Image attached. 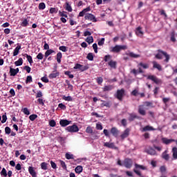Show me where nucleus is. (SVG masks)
<instances>
[{
    "instance_id": "f257e3e1",
    "label": "nucleus",
    "mask_w": 177,
    "mask_h": 177,
    "mask_svg": "<svg viewBox=\"0 0 177 177\" xmlns=\"http://www.w3.org/2000/svg\"><path fill=\"white\" fill-rule=\"evenodd\" d=\"M162 56H165V62L168 63V62H169V59H171L169 55H168L167 52L162 51V50H158V53L156 55V58L161 60V59H162Z\"/></svg>"
},
{
    "instance_id": "f03ea898",
    "label": "nucleus",
    "mask_w": 177,
    "mask_h": 177,
    "mask_svg": "<svg viewBox=\"0 0 177 177\" xmlns=\"http://www.w3.org/2000/svg\"><path fill=\"white\" fill-rule=\"evenodd\" d=\"M127 49H128V46L127 45H116L112 48V52L119 53V52H121V50H127Z\"/></svg>"
},
{
    "instance_id": "7ed1b4c3",
    "label": "nucleus",
    "mask_w": 177,
    "mask_h": 177,
    "mask_svg": "<svg viewBox=\"0 0 177 177\" xmlns=\"http://www.w3.org/2000/svg\"><path fill=\"white\" fill-rule=\"evenodd\" d=\"M135 167H136V168L133 169V171L135 172V174H136V175H138L140 177H145L142 175V174L140 173V171H139V169L145 170V169H146V167H145V166H143V165H140L138 164H136Z\"/></svg>"
},
{
    "instance_id": "20e7f679",
    "label": "nucleus",
    "mask_w": 177,
    "mask_h": 177,
    "mask_svg": "<svg viewBox=\"0 0 177 177\" xmlns=\"http://www.w3.org/2000/svg\"><path fill=\"white\" fill-rule=\"evenodd\" d=\"M124 96H125V90H124V88L118 90L116 94L115 95L116 99H118L120 102H122Z\"/></svg>"
},
{
    "instance_id": "39448f33",
    "label": "nucleus",
    "mask_w": 177,
    "mask_h": 177,
    "mask_svg": "<svg viewBox=\"0 0 177 177\" xmlns=\"http://www.w3.org/2000/svg\"><path fill=\"white\" fill-rule=\"evenodd\" d=\"M66 131L73 133L74 132H78V131H80V129L78 128V126H77V124H73L72 126L67 127L66 128Z\"/></svg>"
},
{
    "instance_id": "423d86ee",
    "label": "nucleus",
    "mask_w": 177,
    "mask_h": 177,
    "mask_svg": "<svg viewBox=\"0 0 177 177\" xmlns=\"http://www.w3.org/2000/svg\"><path fill=\"white\" fill-rule=\"evenodd\" d=\"M133 165V161L131 159L126 158L123 162V165L125 168H132V165Z\"/></svg>"
},
{
    "instance_id": "0eeeda50",
    "label": "nucleus",
    "mask_w": 177,
    "mask_h": 177,
    "mask_svg": "<svg viewBox=\"0 0 177 177\" xmlns=\"http://www.w3.org/2000/svg\"><path fill=\"white\" fill-rule=\"evenodd\" d=\"M85 20H91V21H93V23H96L97 21V19H96V17L95 15L91 13H87L84 16Z\"/></svg>"
},
{
    "instance_id": "6e6552de",
    "label": "nucleus",
    "mask_w": 177,
    "mask_h": 177,
    "mask_svg": "<svg viewBox=\"0 0 177 177\" xmlns=\"http://www.w3.org/2000/svg\"><path fill=\"white\" fill-rule=\"evenodd\" d=\"M147 80H151V81H153L155 84H157L162 83L161 80L158 79L157 77L152 75H148Z\"/></svg>"
},
{
    "instance_id": "1a4fd4ad",
    "label": "nucleus",
    "mask_w": 177,
    "mask_h": 177,
    "mask_svg": "<svg viewBox=\"0 0 177 177\" xmlns=\"http://www.w3.org/2000/svg\"><path fill=\"white\" fill-rule=\"evenodd\" d=\"M161 142L163 145H171V143H174L175 142V139H168L167 138H162Z\"/></svg>"
},
{
    "instance_id": "9d476101",
    "label": "nucleus",
    "mask_w": 177,
    "mask_h": 177,
    "mask_svg": "<svg viewBox=\"0 0 177 177\" xmlns=\"http://www.w3.org/2000/svg\"><path fill=\"white\" fill-rule=\"evenodd\" d=\"M131 132V130L129 129H126L124 132L122 133L120 135V138L122 140H124V139L128 138L129 136V133Z\"/></svg>"
},
{
    "instance_id": "9b49d317",
    "label": "nucleus",
    "mask_w": 177,
    "mask_h": 177,
    "mask_svg": "<svg viewBox=\"0 0 177 177\" xmlns=\"http://www.w3.org/2000/svg\"><path fill=\"white\" fill-rule=\"evenodd\" d=\"M70 124H71V121H68V120L63 119L59 121V125L63 127H67V125H70Z\"/></svg>"
},
{
    "instance_id": "f8f14e48",
    "label": "nucleus",
    "mask_w": 177,
    "mask_h": 177,
    "mask_svg": "<svg viewBox=\"0 0 177 177\" xmlns=\"http://www.w3.org/2000/svg\"><path fill=\"white\" fill-rule=\"evenodd\" d=\"M138 113L140 115H146V110L145 109V105H140L138 106Z\"/></svg>"
},
{
    "instance_id": "ddd939ff",
    "label": "nucleus",
    "mask_w": 177,
    "mask_h": 177,
    "mask_svg": "<svg viewBox=\"0 0 177 177\" xmlns=\"http://www.w3.org/2000/svg\"><path fill=\"white\" fill-rule=\"evenodd\" d=\"M89 11H91V8L87 7L86 8L83 9L82 11H81L79 13L78 17H84V16H85V13H86V12H89Z\"/></svg>"
},
{
    "instance_id": "4468645a",
    "label": "nucleus",
    "mask_w": 177,
    "mask_h": 177,
    "mask_svg": "<svg viewBox=\"0 0 177 177\" xmlns=\"http://www.w3.org/2000/svg\"><path fill=\"white\" fill-rule=\"evenodd\" d=\"M28 172L31 175L32 177H37V172L34 169L33 167L30 166L28 167Z\"/></svg>"
},
{
    "instance_id": "2eb2a0df",
    "label": "nucleus",
    "mask_w": 177,
    "mask_h": 177,
    "mask_svg": "<svg viewBox=\"0 0 177 177\" xmlns=\"http://www.w3.org/2000/svg\"><path fill=\"white\" fill-rule=\"evenodd\" d=\"M136 35L138 37H143V30H142V27L139 26L136 29Z\"/></svg>"
},
{
    "instance_id": "dca6fc26",
    "label": "nucleus",
    "mask_w": 177,
    "mask_h": 177,
    "mask_svg": "<svg viewBox=\"0 0 177 177\" xmlns=\"http://www.w3.org/2000/svg\"><path fill=\"white\" fill-rule=\"evenodd\" d=\"M127 56H129V57H133V59H138L140 57V55L135 54L133 52L126 53Z\"/></svg>"
},
{
    "instance_id": "f3484780",
    "label": "nucleus",
    "mask_w": 177,
    "mask_h": 177,
    "mask_svg": "<svg viewBox=\"0 0 177 177\" xmlns=\"http://www.w3.org/2000/svg\"><path fill=\"white\" fill-rule=\"evenodd\" d=\"M111 133L113 136H115V138H117L120 135V131H118V129H117L115 127H113L111 129Z\"/></svg>"
},
{
    "instance_id": "a211bd4d",
    "label": "nucleus",
    "mask_w": 177,
    "mask_h": 177,
    "mask_svg": "<svg viewBox=\"0 0 177 177\" xmlns=\"http://www.w3.org/2000/svg\"><path fill=\"white\" fill-rule=\"evenodd\" d=\"M59 73L57 71H53L52 73H50L48 75V78H50V80H53V78H56L57 77H59Z\"/></svg>"
},
{
    "instance_id": "6ab92c4d",
    "label": "nucleus",
    "mask_w": 177,
    "mask_h": 177,
    "mask_svg": "<svg viewBox=\"0 0 177 177\" xmlns=\"http://www.w3.org/2000/svg\"><path fill=\"white\" fill-rule=\"evenodd\" d=\"M153 68H157L159 71H161L162 70V68L161 67V65H160L157 62L153 61L152 62Z\"/></svg>"
},
{
    "instance_id": "aec40b11",
    "label": "nucleus",
    "mask_w": 177,
    "mask_h": 177,
    "mask_svg": "<svg viewBox=\"0 0 177 177\" xmlns=\"http://www.w3.org/2000/svg\"><path fill=\"white\" fill-rule=\"evenodd\" d=\"M162 158H163V160H165L166 161H168V160H169V155L168 154V151L166 150L162 153Z\"/></svg>"
},
{
    "instance_id": "412c9836",
    "label": "nucleus",
    "mask_w": 177,
    "mask_h": 177,
    "mask_svg": "<svg viewBox=\"0 0 177 177\" xmlns=\"http://www.w3.org/2000/svg\"><path fill=\"white\" fill-rule=\"evenodd\" d=\"M20 49H21V46L18 45L14 50L13 56H17L20 52Z\"/></svg>"
},
{
    "instance_id": "4be33fe9",
    "label": "nucleus",
    "mask_w": 177,
    "mask_h": 177,
    "mask_svg": "<svg viewBox=\"0 0 177 177\" xmlns=\"http://www.w3.org/2000/svg\"><path fill=\"white\" fill-rule=\"evenodd\" d=\"M147 131H156V129L153 128L151 126H146L142 129V132H146Z\"/></svg>"
},
{
    "instance_id": "5701e85b",
    "label": "nucleus",
    "mask_w": 177,
    "mask_h": 177,
    "mask_svg": "<svg viewBox=\"0 0 177 177\" xmlns=\"http://www.w3.org/2000/svg\"><path fill=\"white\" fill-rule=\"evenodd\" d=\"M104 60V62H108L109 66L111 67V56L110 55H106Z\"/></svg>"
},
{
    "instance_id": "b1692460",
    "label": "nucleus",
    "mask_w": 177,
    "mask_h": 177,
    "mask_svg": "<svg viewBox=\"0 0 177 177\" xmlns=\"http://www.w3.org/2000/svg\"><path fill=\"white\" fill-rule=\"evenodd\" d=\"M24 56L25 57H26L28 62L30 63V66L31 64H32V63H34V62L32 61V57H31V55H29L28 54H24Z\"/></svg>"
},
{
    "instance_id": "393cba45",
    "label": "nucleus",
    "mask_w": 177,
    "mask_h": 177,
    "mask_svg": "<svg viewBox=\"0 0 177 177\" xmlns=\"http://www.w3.org/2000/svg\"><path fill=\"white\" fill-rule=\"evenodd\" d=\"M172 153H173V158L174 160H177V147H174L172 148Z\"/></svg>"
},
{
    "instance_id": "a878e982",
    "label": "nucleus",
    "mask_w": 177,
    "mask_h": 177,
    "mask_svg": "<svg viewBox=\"0 0 177 177\" xmlns=\"http://www.w3.org/2000/svg\"><path fill=\"white\" fill-rule=\"evenodd\" d=\"M147 153H148V154H150V156H156L157 155V152L156 151V150H154V149H148Z\"/></svg>"
},
{
    "instance_id": "bb28decb",
    "label": "nucleus",
    "mask_w": 177,
    "mask_h": 177,
    "mask_svg": "<svg viewBox=\"0 0 177 177\" xmlns=\"http://www.w3.org/2000/svg\"><path fill=\"white\" fill-rule=\"evenodd\" d=\"M52 53H55V50H52V49H48L46 51L45 53V57L46 59V57H48V56H50V55H52Z\"/></svg>"
},
{
    "instance_id": "cd10ccee",
    "label": "nucleus",
    "mask_w": 177,
    "mask_h": 177,
    "mask_svg": "<svg viewBox=\"0 0 177 177\" xmlns=\"http://www.w3.org/2000/svg\"><path fill=\"white\" fill-rule=\"evenodd\" d=\"M85 41L88 43V45H91V44H93V37H88Z\"/></svg>"
},
{
    "instance_id": "c85d7f7f",
    "label": "nucleus",
    "mask_w": 177,
    "mask_h": 177,
    "mask_svg": "<svg viewBox=\"0 0 177 177\" xmlns=\"http://www.w3.org/2000/svg\"><path fill=\"white\" fill-rule=\"evenodd\" d=\"M62 57H63V55H62L61 52H59L57 54V63H62Z\"/></svg>"
},
{
    "instance_id": "c756f323",
    "label": "nucleus",
    "mask_w": 177,
    "mask_h": 177,
    "mask_svg": "<svg viewBox=\"0 0 177 177\" xmlns=\"http://www.w3.org/2000/svg\"><path fill=\"white\" fill-rule=\"evenodd\" d=\"M10 74L11 77H15L17 75V73H16V70L12 67H10Z\"/></svg>"
},
{
    "instance_id": "7c9ffc66",
    "label": "nucleus",
    "mask_w": 177,
    "mask_h": 177,
    "mask_svg": "<svg viewBox=\"0 0 177 177\" xmlns=\"http://www.w3.org/2000/svg\"><path fill=\"white\" fill-rule=\"evenodd\" d=\"M83 169H82V166H77L75 167V172H76V174H81V172H82Z\"/></svg>"
},
{
    "instance_id": "2f4dec72",
    "label": "nucleus",
    "mask_w": 177,
    "mask_h": 177,
    "mask_svg": "<svg viewBox=\"0 0 177 177\" xmlns=\"http://www.w3.org/2000/svg\"><path fill=\"white\" fill-rule=\"evenodd\" d=\"M15 65L17 66H23V58H19L17 61L15 62Z\"/></svg>"
},
{
    "instance_id": "473e14b6",
    "label": "nucleus",
    "mask_w": 177,
    "mask_h": 177,
    "mask_svg": "<svg viewBox=\"0 0 177 177\" xmlns=\"http://www.w3.org/2000/svg\"><path fill=\"white\" fill-rule=\"evenodd\" d=\"M65 157L66 160H74V155L70 153H66L65 154Z\"/></svg>"
},
{
    "instance_id": "72a5a7b5",
    "label": "nucleus",
    "mask_w": 177,
    "mask_h": 177,
    "mask_svg": "<svg viewBox=\"0 0 177 177\" xmlns=\"http://www.w3.org/2000/svg\"><path fill=\"white\" fill-rule=\"evenodd\" d=\"M63 100H65L66 102H73V97L71 96H66L64 95L62 97Z\"/></svg>"
},
{
    "instance_id": "f704fd0d",
    "label": "nucleus",
    "mask_w": 177,
    "mask_h": 177,
    "mask_svg": "<svg viewBox=\"0 0 177 177\" xmlns=\"http://www.w3.org/2000/svg\"><path fill=\"white\" fill-rule=\"evenodd\" d=\"M39 10H44V9H45V8H46V5L45 4V3L41 2L40 3H39Z\"/></svg>"
},
{
    "instance_id": "c9c22d12",
    "label": "nucleus",
    "mask_w": 177,
    "mask_h": 177,
    "mask_svg": "<svg viewBox=\"0 0 177 177\" xmlns=\"http://www.w3.org/2000/svg\"><path fill=\"white\" fill-rule=\"evenodd\" d=\"M41 168L44 171H46V169H48V163H46L45 162H41Z\"/></svg>"
},
{
    "instance_id": "e433bc0d",
    "label": "nucleus",
    "mask_w": 177,
    "mask_h": 177,
    "mask_svg": "<svg viewBox=\"0 0 177 177\" xmlns=\"http://www.w3.org/2000/svg\"><path fill=\"white\" fill-rule=\"evenodd\" d=\"M57 12H59V9L56 8H50L49 10V13H50V15H53V13H57Z\"/></svg>"
},
{
    "instance_id": "4c0bfd02",
    "label": "nucleus",
    "mask_w": 177,
    "mask_h": 177,
    "mask_svg": "<svg viewBox=\"0 0 177 177\" xmlns=\"http://www.w3.org/2000/svg\"><path fill=\"white\" fill-rule=\"evenodd\" d=\"M66 10L68 12H73V8H71V6L68 2H66Z\"/></svg>"
},
{
    "instance_id": "58836bf2",
    "label": "nucleus",
    "mask_w": 177,
    "mask_h": 177,
    "mask_svg": "<svg viewBox=\"0 0 177 177\" xmlns=\"http://www.w3.org/2000/svg\"><path fill=\"white\" fill-rule=\"evenodd\" d=\"M38 118V115L37 114H32L29 116V120L30 121H35Z\"/></svg>"
},
{
    "instance_id": "ea45409f",
    "label": "nucleus",
    "mask_w": 177,
    "mask_h": 177,
    "mask_svg": "<svg viewBox=\"0 0 177 177\" xmlns=\"http://www.w3.org/2000/svg\"><path fill=\"white\" fill-rule=\"evenodd\" d=\"M86 59H87L88 60H89L90 62L93 61V53H89L87 55Z\"/></svg>"
},
{
    "instance_id": "a19ab883",
    "label": "nucleus",
    "mask_w": 177,
    "mask_h": 177,
    "mask_svg": "<svg viewBox=\"0 0 177 177\" xmlns=\"http://www.w3.org/2000/svg\"><path fill=\"white\" fill-rule=\"evenodd\" d=\"M0 174L1 175V176H8V172L6 171V169L3 168L1 171L0 172Z\"/></svg>"
},
{
    "instance_id": "79ce46f5",
    "label": "nucleus",
    "mask_w": 177,
    "mask_h": 177,
    "mask_svg": "<svg viewBox=\"0 0 177 177\" xmlns=\"http://www.w3.org/2000/svg\"><path fill=\"white\" fill-rule=\"evenodd\" d=\"M65 75H68V77L71 79L74 78V75L71 74L70 71H67L64 72Z\"/></svg>"
},
{
    "instance_id": "37998d69",
    "label": "nucleus",
    "mask_w": 177,
    "mask_h": 177,
    "mask_svg": "<svg viewBox=\"0 0 177 177\" xmlns=\"http://www.w3.org/2000/svg\"><path fill=\"white\" fill-rule=\"evenodd\" d=\"M66 12H64V11H59V15L61 17H65V18H67L68 17V15H67V14H66Z\"/></svg>"
},
{
    "instance_id": "c03bdc74",
    "label": "nucleus",
    "mask_w": 177,
    "mask_h": 177,
    "mask_svg": "<svg viewBox=\"0 0 177 177\" xmlns=\"http://www.w3.org/2000/svg\"><path fill=\"white\" fill-rule=\"evenodd\" d=\"M86 133H93V129L90 126L87 127L86 129Z\"/></svg>"
},
{
    "instance_id": "a18cd8bd",
    "label": "nucleus",
    "mask_w": 177,
    "mask_h": 177,
    "mask_svg": "<svg viewBox=\"0 0 177 177\" xmlns=\"http://www.w3.org/2000/svg\"><path fill=\"white\" fill-rule=\"evenodd\" d=\"M89 68V66L88 65L86 66H84L82 65V67L80 68V71L84 72V71H86V70H88Z\"/></svg>"
},
{
    "instance_id": "49530a36",
    "label": "nucleus",
    "mask_w": 177,
    "mask_h": 177,
    "mask_svg": "<svg viewBox=\"0 0 177 177\" xmlns=\"http://www.w3.org/2000/svg\"><path fill=\"white\" fill-rule=\"evenodd\" d=\"M8 120V116H6V113L2 115V120H1V124H5L6 121Z\"/></svg>"
},
{
    "instance_id": "de8ad7c7",
    "label": "nucleus",
    "mask_w": 177,
    "mask_h": 177,
    "mask_svg": "<svg viewBox=\"0 0 177 177\" xmlns=\"http://www.w3.org/2000/svg\"><path fill=\"white\" fill-rule=\"evenodd\" d=\"M49 125H50V127H52V128L56 127V121H55V120H51L49 122Z\"/></svg>"
},
{
    "instance_id": "09e8293b",
    "label": "nucleus",
    "mask_w": 177,
    "mask_h": 177,
    "mask_svg": "<svg viewBox=\"0 0 177 177\" xmlns=\"http://www.w3.org/2000/svg\"><path fill=\"white\" fill-rule=\"evenodd\" d=\"M134 118H138V116L133 113L130 114V117L129 118V121H133Z\"/></svg>"
},
{
    "instance_id": "8fccbe9b",
    "label": "nucleus",
    "mask_w": 177,
    "mask_h": 177,
    "mask_svg": "<svg viewBox=\"0 0 177 177\" xmlns=\"http://www.w3.org/2000/svg\"><path fill=\"white\" fill-rule=\"evenodd\" d=\"M31 82H32V77L27 76L26 80V84H30Z\"/></svg>"
},
{
    "instance_id": "3c124183",
    "label": "nucleus",
    "mask_w": 177,
    "mask_h": 177,
    "mask_svg": "<svg viewBox=\"0 0 177 177\" xmlns=\"http://www.w3.org/2000/svg\"><path fill=\"white\" fill-rule=\"evenodd\" d=\"M59 162L61 164V167L63 168V169H67V166L66 165V162L63 160H59Z\"/></svg>"
},
{
    "instance_id": "603ef678",
    "label": "nucleus",
    "mask_w": 177,
    "mask_h": 177,
    "mask_svg": "<svg viewBox=\"0 0 177 177\" xmlns=\"http://www.w3.org/2000/svg\"><path fill=\"white\" fill-rule=\"evenodd\" d=\"M22 111L24 114H26V115H30V111H28V108H24Z\"/></svg>"
},
{
    "instance_id": "864d4df0",
    "label": "nucleus",
    "mask_w": 177,
    "mask_h": 177,
    "mask_svg": "<svg viewBox=\"0 0 177 177\" xmlns=\"http://www.w3.org/2000/svg\"><path fill=\"white\" fill-rule=\"evenodd\" d=\"M58 107L59 109H61V110H66V109H67V107L66 106V105H64V104L63 103H60L58 104Z\"/></svg>"
},
{
    "instance_id": "5fc2aeb1",
    "label": "nucleus",
    "mask_w": 177,
    "mask_h": 177,
    "mask_svg": "<svg viewBox=\"0 0 177 177\" xmlns=\"http://www.w3.org/2000/svg\"><path fill=\"white\" fill-rule=\"evenodd\" d=\"M59 50H62V52H67V47L65 46H61L59 47Z\"/></svg>"
},
{
    "instance_id": "6e6d98bb",
    "label": "nucleus",
    "mask_w": 177,
    "mask_h": 177,
    "mask_svg": "<svg viewBox=\"0 0 177 177\" xmlns=\"http://www.w3.org/2000/svg\"><path fill=\"white\" fill-rule=\"evenodd\" d=\"M5 132H6V133L7 135H9L10 133H11L12 129H10V127H6L5 128Z\"/></svg>"
},
{
    "instance_id": "4d7b16f0",
    "label": "nucleus",
    "mask_w": 177,
    "mask_h": 177,
    "mask_svg": "<svg viewBox=\"0 0 177 177\" xmlns=\"http://www.w3.org/2000/svg\"><path fill=\"white\" fill-rule=\"evenodd\" d=\"M170 40L171 41V42H176V39L175 38V33L172 32L171 34Z\"/></svg>"
},
{
    "instance_id": "13d9d810",
    "label": "nucleus",
    "mask_w": 177,
    "mask_h": 177,
    "mask_svg": "<svg viewBox=\"0 0 177 177\" xmlns=\"http://www.w3.org/2000/svg\"><path fill=\"white\" fill-rule=\"evenodd\" d=\"M96 129H97L98 131H102V129H103V126H102V124L97 123L96 124Z\"/></svg>"
},
{
    "instance_id": "bf43d9fd",
    "label": "nucleus",
    "mask_w": 177,
    "mask_h": 177,
    "mask_svg": "<svg viewBox=\"0 0 177 177\" xmlns=\"http://www.w3.org/2000/svg\"><path fill=\"white\" fill-rule=\"evenodd\" d=\"M22 27H27L28 26V21L27 19H24L21 23Z\"/></svg>"
},
{
    "instance_id": "052dcab7",
    "label": "nucleus",
    "mask_w": 177,
    "mask_h": 177,
    "mask_svg": "<svg viewBox=\"0 0 177 177\" xmlns=\"http://www.w3.org/2000/svg\"><path fill=\"white\" fill-rule=\"evenodd\" d=\"M103 82V77H100L97 78V83L98 85H101V84Z\"/></svg>"
},
{
    "instance_id": "680f3d73",
    "label": "nucleus",
    "mask_w": 177,
    "mask_h": 177,
    "mask_svg": "<svg viewBox=\"0 0 177 177\" xmlns=\"http://www.w3.org/2000/svg\"><path fill=\"white\" fill-rule=\"evenodd\" d=\"M37 59H38V60H42V59H44V54H42V53H39L37 55Z\"/></svg>"
},
{
    "instance_id": "e2e57ef3",
    "label": "nucleus",
    "mask_w": 177,
    "mask_h": 177,
    "mask_svg": "<svg viewBox=\"0 0 177 177\" xmlns=\"http://www.w3.org/2000/svg\"><path fill=\"white\" fill-rule=\"evenodd\" d=\"M24 70H26V71H27L28 73H31V68L28 66H25L24 67Z\"/></svg>"
},
{
    "instance_id": "0e129e2a",
    "label": "nucleus",
    "mask_w": 177,
    "mask_h": 177,
    "mask_svg": "<svg viewBox=\"0 0 177 177\" xmlns=\"http://www.w3.org/2000/svg\"><path fill=\"white\" fill-rule=\"evenodd\" d=\"M139 66H140L143 68H149V65L147 64H143V63L140 62L139 64Z\"/></svg>"
},
{
    "instance_id": "69168bd1",
    "label": "nucleus",
    "mask_w": 177,
    "mask_h": 177,
    "mask_svg": "<svg viewBox=\"0 0 177 177\" xmlns=\"http://www.w3.org/2000/svg\"><path fill=\"white\" fill-rule=\"evenodd\" d=\"M104 44V38H102L100 41H98L99 46H102Z\"/></svg>"
},
{
    "instance_id": "338daca9",
    "label": "nucleus",
    "mask_w": 177,
    "mask_h": 177,
    "mask_svg": "<svg viewBox=\"0 0 177 177\" xmlns=\"http://www.w3.org/2000/svg\"><path fill=\"white\" fill-rule=\"evenodd\" d=\"M93 48L94 50L95 53H97V44L96 43H94L93 44Z\"/></svg>"
},
{
    "instance_id": "774afa93",
    "label": "nucleus",
    "mask_w": 177,
    "mask_h": 177,
    "mask_svg": "<svg viewBox=\"0 0 177 177\" xmlns=\"http://www.w3.org/2000/svg\"><path fill=\"white\" fill-rule=\"evenodd\" d=\"M41 80L43 82H45L46 84H48V82H49V79H48V77H42Z\"/></svg>"
}]
</instances>
